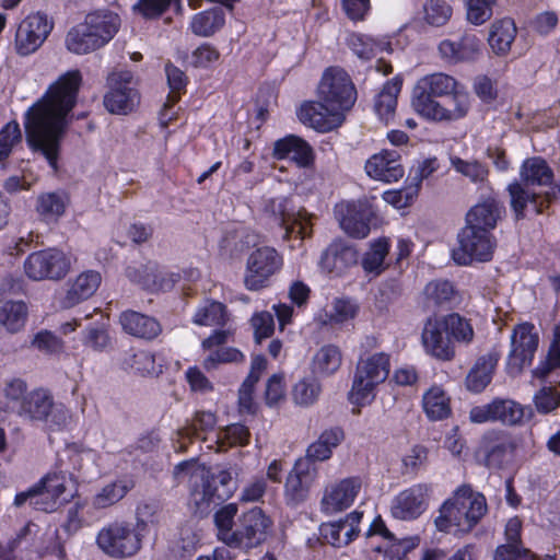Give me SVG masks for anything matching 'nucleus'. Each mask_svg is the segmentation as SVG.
<instances>
[{"mask_svg": "<svg viewBox=\"0 0 560 560\" xmlns=\"http://www.w3.org/2000/svg\"><path fill=\"white\" fill-rule=\"evenodd\" d=\"M451 164L456 172L468 177L474 183H482L488 177V168L476 160L465 161L454 156L451 158Z\"/></svg>", "mask_w": 560, "mask_h": 560, "instance_id": "774afa93", "label": "nucleus"}, {"mask_svg": "<svg viewBox=\"0 0 560 560\" xmlns=\"http://www.w3.org/2000/svg\"><path fill=\"white\" fill-rule=\"evenodd\" d=\"M458 246L453 249L452 258L459 266L472 261L486 262L493 257L497 238L492 232L464 225L457 234Z\"/></svg>", "mask_w": 560, "mask_h": 560, "instance_id": "423d86ee", "label": "nucleus"}, {"mask_svg": "<svg viewBox=\"0 0 560 560\" xmlns=\"http://www.w3.org/2000/svg\"><path fill=\"white\" fill-rule=\"evenodd\" d=\"M470 96L464 85L448 96L442 98L422 117L435 122H454L465 118L470 110Z\"/></svg>", "mask_w": 560, "mask_h": 560, "instance_id": "412c9836", "label": "nucleus"}, {"mask_svg": "<svg viewBox=\"0 0 560 560\" xmlns=\"http://www.w3.org/2000/svg\"><path fill=\"white\" fill-rule=\"evenodd\" d=\"M22 141V133L16 121H9L0 129V165L4 166L13 149Z\"/></svg>", "mask_w": 560, "mask_h": 560, "instance_id": "680f3d73", "label": "nucleus"}, {"mask_svg": "<svg viewBox=\"0 0 560 560\" xmlns=\"http://www.w3.org/2000/svg\"><path fill=\"white\" fill-rule=\"evenodd\" d=\"M27 307L24 302H7L0 307V325L10 332L21 330L26 322Z\"/></svg>", "mask_w": 560, "mask_h": 560, "instance_id": "09e8293b", "label": "nucleus"}, {"mask_svg": "<svg viewBox=\"0 0 560 560\" xmlns=\"http://www.w3.org/2000/svg\"><path fill=\"white\" fill-rule=\"evenodd\" d=\"M462 86L463 84L450 74L443 72L427 74L413 86L412 107L422 116L440 102L438 98H444Z\"/></svg>", "mask_w": 560, "mask_h": 560, "instance_id": "0eeeda50", "label": "nucleus"}, {"mask_svg": "<svg viewBox=\"0 0 560 560\" xmlns=\"http://www.w3.org/2000/svg\"><path fill=\"white\" fill-rule=\"evenodd\" d=\"M257 235L245 230L228 232L221 242V247L229 252L230 256L240 255L245 248L255 245Z\"/></svg>", "mask_w": 560, "mask_h": 560, "instance_id": "e2e57ef3", "label": "nucleus"}, {"mask_svg": "<svg viewBox=\"0 0 560 560\" xmlns=\"http://www.w3.org/2000/svg\"><path fill=\"white\" fill-rule=\"evenodd\" d=\"M101 273L88 270L80 273L68 289L61 304L65 308H71L91 298L100 287Z\"/></svg>", "mask_w": 560, "mask_h": 560, "instance_id": "c9c22d12", "label": "nucleus"}, {"mask_svg": "<svg viewBox=\"0 0 560 560\" xmlns=\"http://www.w3.org/2000/svg\"><path fill=\"white\" fill-rule=\"evenodd\" d=\"M534 404L538 412L549 413L560 407V381H548L535 394Z\"/></svg>", "mask_w": 560, "mask_h": 560, "instance_id": "13d9d810", "label": "nucleus"}, {"mask_svg": "<svg viewBox=\"0 0 560 560\" xmlns=\"http://www.w3.org/2000/svg\"><path fill=\"white\" fill-rule=\"evenodd\" d=\"M65 199L57 192L42 194L37 198L36 211L46 221L56 220L63 214Z\"/></svg>", "mask_w": 560, "mask_h": 560, "instance_id": "bf43d9fd", "label": "nucleus"}, {"mask_svg": "<svg viewBox=\"0 0 560 560\" xmlns=\"http://www.w3.org/2000/svg\"><path fill=\"white\" fill-rule=\"evenodd\" d=\"M131 488L132 483L124 480L108 483L93 497L92 504L95 509L112 506L120 501Z\"/></svg>", "mask_w": 560, "mask_h": 560, "instance_id": "603ef678", "label": "nucleus"}, {"mask_svg": "<svg viewBox=\"0 0 560 560\" xmlns=\"http://www.w3.org/2000/svg\"><path fill=\"white\" fill-rule=\"evenodd\" d=\"M389 374V357L384 352L375 353L361 361L350 392L353 402L363 405L370 400L374 387L384 382Z\"/></svg>", "mask_w": 560, "mask_h": 560, "instance_id": "1a4fd4ad", "label": "nucleus"}, {"mask_svg": "<svg viewBox=\"0 0 560 560\" xmlns=\"http://www.w3.org/2000/svg\"><path fill=\"white\" fill-rule=\"evenodd\" d=\"M96 542L106 555L114 558L131 557L141 548L140 534L122 522H114L103 527Z\"/></svg>", "mask_w": 560, "mask_h": 560, "instance_id": "9d476101", "label": "nucleus"}, {"mask_svg": "<svg viewBox=\"0 0 560 560\" xmlns=\"http://www.w3.org/2000/svg\"><path fill=\"white\" fill-rule=\"evenodd\" d=\"M486 512V498L470 486L463 485L441 506L435 526L441 532H450L454 527L458 532L468 533Z\"/></svg>", "mask_w": 560, "mask_h": 560, "instance_id": "39448f33", "label": "nucleus"}, {"mask_svg": "<svg viewBox=\"0 0 560 560\" xmlns=\"http://www.w3.org/2000/svg\"><path fill=\"white\" fill-rule=\"evenodd\" d=\"M469 418L474 423L500 421L513 425L524 418V408L514 400L497 398L489 404L474 407Z\"/></svg>", "mask_w": 560, "mask_h": 560, "instance_id": "a211bd4d", "label": "nucleus"}, {"mask_svg": "<svg viewBox=\"0 0 560 560\" xmlns=\"http://www.w3.org/2000/svg\"><path fill=\"white\" fill-rule=\"evenodd\" d=\"M311 464L307 460H298L285 481V498L290 504L303 502L308 494L313 479Z\"/></svg>", "mask_w": 560, "mask_h": 560, "instance_id": "72a5a7b5", "label": "nucleus"}, {"mask_svg": "<svg viewBox=\"0 0 560 560\" xmlns=\"http://www.w3.org/2000/svg\"><path fill=\"white\" fill-rule=\"evenodd\" d=\"M133 74L130 71L113 72L108 75L109 91L104 96L106 109L113 114H128L140 102L138 91L130 86Z\"/></svg>", "mask_w": 560, "mask_h": 560, "instance_id": "4468645a", "label": "nucleus"}, {"mask_svg": "<svg viewBox=\"0 0 560 560\" xmlns=\"http://www.w3.org/2000/svg\"><path fill=\"white\" fill-rule=\"evenodd\" d=\"M273 156L278 160L290 159L302 167L310 166L314 160L312 148L295 136L277 140L273 144Z\"/></svg>", "mask_w": 560, "mask_h": 560, "instance_id": "f704fd0d", "label": "nucleus"}, {"mask_svg": "<svg viewBox=\"0 0 560 560\" xmlns=\"http://www.w3.org/2000/svg\"><path fill=\"white\" fill-rule=\"evenodd\" d=\"M336 213L341 229L352 237L364 238L370 233L372 209L365 202L339 205Z\"/></svg>", "mask_w": 560, "mask_h": 560, "instance_id": "5701e85b", "label": "nucleus"}, {"mask_svg": "<svg viewBox=\"0 0 560 560\" xmlns=\"http://www.w3.org/2000/svg\"><path fill=\"white\" fill-rule=\"evenodd\" d=\"M400 83L387 82L375 100V112L384 121H388L395 114Z\"/></svg>", "mask_w": 560, "mask_h": 560, "instance_id": "3c124183", "label": "nucleus"}, {"mask_svg": "<svg viewBox=\"0 0 560 560\" xmlns=\"http://www.w3.org/2000/svg\"><path fill=\"white\" fill-rule=\"evenodd\" d=\"M233 474L237 475L236 467L212 471L196 459L184 460L175 466L176 477H189V508L199 516L207 515L211 505H218L230 499L236 490Z\"/></svg>", "mask_w": 560, "mask_h": 560, "instance_id": "20e7f679", "label": "nucleus"}, {"mask_svg": "<svg viewBox=\"0 0 560 560\" xmlns=\"http://www.w3.org/2000/svg\"><path fill=\"white\" fill-rule=\"evenodd\" d=\"M249 430L241 423H233L225 428L220 429L208 448H214L217 452H222L232 446H244L249 441Z\"/></svg>", "mask_w": 560, "mask_h": 560, "instance_id": "37998d69", "label": "nucleus"}, {"mask_svg": "<svg viewBox=\"0 0 560 560\" xmlns=\"http://www.w3.org/2000/svg\"><path fill=\"white\" fill-rule=\"evenodd\" d=\"M499 358L500 353L492 350L477 360L466 377V386L469 390L480 393L488 386Z\"/></svg>", "mask_w": 560, "mask_h": 560, "instance_id": "4c0bfd02", "label": "nucleus"}, {"mask_svg": "<svg viewBox=\"0 0 560 560\" xmlns=\"http://www.w3.org/2000/svg\"><path fill=\"white\" fill-rule=\"evenodd\" d=\"M424 20L432 26H442L453 14L452 7L445 0H428L423 5Z\"/></svg>", "mask_w": 560, "mask_h": 560, "instance_id": "69168bd1", "label": "nucleus"}, {"mask_svg": "<svg viewBox=\"0 0 560 560\" xmlns=\"http://www.w3.org/2000/svg\"><path fill=\"white\" fill-rule=\"evenodd\" d=\"M504 211L503 205L494 198H486L469 209L465 217V225L492 232Z\"/></svg>", "mask_w": 560, "mask_h": 560, "instance_id": "cd10ccee", "label": "nucleus"}, {"mask_svg": "<svg viewBox=\"0 0 560 560\" xmlns=\"http://www.w3.org/2000/svg\"><path fill=\"white\" fill-rule=\"evenodd\" d=\"M388 254V243L386 240H378L371 245L365 253L362 267L368 272L380 273L383 270L384 259Z\"/></svg>", "mask_w": 560, "mask_h": 560, "instance_id": "338daca9", "label": "nucleus"}, {"mask_svg": "<svg viewBox=\"0 0 560 560\" xmlns=\"http://www.w3.org/2000/svg\"><path fill=\"white\" fill-rule=\"evenodd\" d=\"M481 40L472 33H465L459 42L445 39L439 45L441 57L453 63L477 59L481 54Z\"/></svg>", "mask_w": 560, "mask_h": 560, "instance_id": "c85d7f7f", "label": "nucleus"}, {"mask_svg": "<svg viewBox=\"0 0 560 560\" xmlns=\"http://www.w3.org/2000/svg\"><path fill=\"white\" fill-rule=\"evenodd\" d=\"M232 337V331L215 330L208 338L203 339L201 347L209 354L203 360V368L207 371L214 370L220 364L238 363L244 361V354L236 348L224 347Z\"/></svg>", "mask_w": 560, "mask_h": 560, "instance_id": "aec40b11", "label": "nucleus"}, {"mask_svg": "<svg viewBox=\"0 0 560 560\" xmlns=\"http://www.w3.org/2000/svg\"><path fill=\"white\" fill-rule=\"evenodd\" d=\"M270 525L271 521L261 509H250L241 515L230 547L250 549L260 545Z\"/></svg>", "mask_w": 560, "mask_h": 560, "instance_id": "dca6fc26", "label": "nucleus"}, {"mask_svg": "<svg viewBox=\"0 0 560 560\" xmlns=\"http://www.w3.org/2000/svg\"><path fill=\"white\" fill-rule=\"evenodd\" d=\"M522 183L514 182L509 185L508 191L511 197V208L515 213L516 220L524 218V210L527 203L533 205L536 213L540 214L544 212L545 207L547 208L551 201V195L546 192L542 198L536 194H529Z\"/></svg>", "mask_w": 560, "mask_h": 560, "instance_id": "e433bc0d", "label": "nucleus"}, {"mask_svg": "<svg viewBox=\"0 0 560 560\" xmlns=\"http://www.w3.org/2000/svg\"><path fill=\"white\" fill-rule=\"evenodd\" d=\"M516 448L512 435L504 431H488L481 440L483 464L488 468H502L509 464Z\"/></svg>", "mask_w": 560, "mask_h": 560, "instance_id": "6ab92c4d", "label": "nucleus"}, {"mask_svg": "<svg viewBox=\"0 0 560 560\" xmlns=\"http://www.w3.org/2000/svg\"><path fill=\"white\" fill-rule=\"evenodd\" d=\"M358 261V252L342 241H334L322 254L320 268L326 273L342 275Z\"/></svg>", "mask_w": 560, "mask_h": 560, "instance_id": "a878e982", "label": "nucleus"}, {"mask_svg": "<svg viewBox=\"0 0 560 560\" xmlns=\"http://www.w3.org/2000/svg\"><path fill=\"white\" fill-rule=\"evenodd\" d=\"M25 275L34 281L63 279L71 269V258L57 248H46L30 254L24 261Z\"/></svg>", "mask_w": 560, "mask_h": 560, "instance_id": "6e6552de", "label": "nucleus"}, {"mask_svg": "<svg viewBox=\"0 0 560 560\" xmlns=\"http://www.w3.org/2000/svg\"><path fill=\"white\" fill-rule=\"evenodd\" d=\"M365 171L370 177L385 183L397 182L405 173L397 151L388 150L370 158L365 163Z\"/></svg>", "mask_w": 560, "mask_h": 560, "instance_id": "bb28decb", "label": "nucleus"}, {"mask_svg": "<svg viewBox=\"0 0 560 560\" xmlns=\"http://www.w3.org/2000/svg\"><path fill=\"white\" fill-rule=\"evenodd\" d=\"M429 486L413 485L398 493L392 503V515L397 520L410 521L422 514L425 510Z\"/></svg>", "mask_w": 560, "mask_h": 560, "instance_id": "4be33fe9", "label": "nucleus"}, {"mask_svg": "<svg viewBox=\"0 0 560 560\" xmlns=\"http://www.w3.org/2000/svg\"><path fill=\"white\" fill-rule=\"evenodd\" d=\"M282 256L270 246H261L253 250L246 261L245 287L257 291L266 287L271 276L280 270Z\"/></svg>", "mask_w": 560, "mask_h": 560, "instance_id": "f8f14e48", "label": "nucleus"}, {"mask_svg": "<svg viewBox=\"0 0 560 560\" xmlns=\"http://www.w3.org/2000/svg\"><path fill=\"white\" fill-rule=\"evenodd\" d=\"M450 338L458 343L469 345L475 336L474 328L468 319L457 313L442 316Z\"/></svg>", "mask_w": 560, "mask_h": 560, "instance_id": "6e6d98bb", "label": "nucleus"}, {"mask_svg": "<svg viewBox=\"0 0 560 560\" xmlns=\"http://www.w3.org/2000/svg\"><path fill=\"white\" fill-rule=\"evenodd\" d=\"M322 393V385L315 377L300 380L292 389L293 401L302 407L315 404Z\"/></svg>", "mask_w": 560, "mask_h": 560, "instance_id": "4d7b16f0", "label": "nucleus"}, {"mask_svg": "<svg viewBox=\"0 0 560 560\" xmlns=\"http://www.w3.org/2000/svg\"><path fill=\"white\" fill-rule=\"evenodd\" d=\"M225 23L222 9L212 8L195 14L191 19V32L200 37H210L220 31Z\"/></svg>", "mask_w": 560, "mask_h": 560, "instance_id": "79ce46f5", "label": "nucleus"}, {"mask_svg": "<svg viewBox=\"0 0 560 560\" xmlns=\"http://www.w3.org/2000/svg\"><path fill=\"white\" fill-rule=\"evenodd\" d=\"M228 320L226 307L220 302L208 301L195 313L192 322L199 326H223Z\"/></svg>", "mask_w": 560, "mask_h": 560, "instance_id": "8fccbe9b", "label": "nucleus"}, {"mask_svg": "<svg viewBox=\"0 0 560 560\" xmlns=\"http://www.w3.org/2000/svg\"><path fill=\"white\" fill-rule=\"evenodd\" d=\"M2 393L5 409L25 422L43 423L51 432L60 431L68 424L67 408L56 402L46 388L28 390L24 380L11 378L4 383Z\"/></svg>", "mask_w": 560, "mask_h": 560, "instance_id": "7ed1b4c3", "label": "nucleus"}, {"mask_svg": "<svg viewBox=\"0 0 560 560\" xmlns=\"http://www.w3.org/2000/svg\"><path fill=\"white\" fill-rule=\"evenodd\" d=\"M517 28L511 19H502L491 24L488 43L492 51L498 56L510 52L512 43L516 37Z\"/></svg>", "mask_w": 560, "mask_h": 560, "instance_id": "58836bf2", "label": "nucleus"}, {"mask_svg": "<svg viewBox=\"0 0 560 560\" xmlns=\"http://www.w3.org/2000/svg\"><path fill=\"white\" fill-rule=\"evenodd\" d=\"M66 47L69 51L78 55L89 54L101 48L94 35L83 23L70 28L66 36Z\"/></svg>", "mask_w": 560, "mask_h": 560, "instance_id": "c03bdc74", "label": "nucleus"}, {"mask_svg": "<svg viewBox=\"0 0 560 560\" xmlns=\"http://www.w3.org/2000/svg\"><path fill=\"white\" fill-rule=\"evenodd\" d=\"M522 185L525 186H547L553 180V172L541 158L527 159L520 172Z\"/></svg>", "mask_w": 560, "mask_h": 560, "instance_id": "ea45409f", "label": "nucleus"}, {"mask_svg": "<svg viewBox=\"0 0 560 560\" xmlns=\"http://www.w3.org/2000/svg\"><path fill=\"white\" fill-rule=\"evenodd\" d=\"M522 522L518 517H512L505 526L506 544L495 550V560H535L530 550L521 546Z\"/></svg>", "mask_w": 560, "mask_h": 560, "instance_id": "473e14b6", "label": "nucleus"}, {"mask_svg": "<svg viewBox=\"0 0 560 560\" xmlns=\"http://www.w3.org/2000/svg\"><path fill=\"white\" fill-rule=\"evenodd\" d=\"M443 317H430L427 319L421 334V340L425 352L438 360L451 361L456 351L448 330L444 327Z\"/></svg>", "mask_w": 560, "mask_h": 560, "instance_id": "f3484780", "label": "nucleus"}, {"mask_svg": "<svg viewBox=\"0 0 560 560\" xmlns=\"http://www.w3.org/2000/svg\"><path fill=\"white\" fill-rule=\"evenodd\" d=\"M119 323L126 334L136 338L153 340L162 332V326L154 317L131 310L120 314Z\"/></svg>", "mask_w": 560, "mask_h": 560, "instance_id": "2f4dec72", "label": "nucleus"}, {"mask_svg": "<svg viewBox=\"0 0 560 560\" xmlns=\"http://www.w3.org/2000/svg\"><path fill=\"white\" fill-rule=\"evenodd\" d=\"M271 211L275 222L283 230V241H299L312 235V218L305 209H295L288 199L272 201Z\"/></svg>", "mask_w": 560, "mask_h": 560, "instance_id": "9b49d317", "label": "nucleus"}, {"mask_svg": "<svg viewBox=\"0 0 560 560\" xmlns=\"http://www.w3.org/2000/svg\"><path fill=\"white\" fill-rule=\"evenodd\" d=\"M317 102H305L298 110V117L320 132L339 127L345 112L357 101V91L350 75L340 67L327 68L317 86Z\"/></svg>", "mask_w": 560, "mask_h": 560, "instance_id": "f03ea898", "label": "nucleus"}, {"mask_svg": "<svg viewBox=\"0 0 560 560\" xmlns=\"http://www.w3.org/2000/svg\"><path fill=\"white\" fill-rule=\"evenodd\" d=\"M342 357L338 347L326 345L322 347L313 358V369L320 375H331L341 365Z\"/></svg>", "mask_w": 560, "mask_h": 560, "instance_id": "49530a36", "label": "nucleus"}, {"mask_svg": "<svg viewBox=\"0 0 560 560\" xmlns=\"http://www.w3.org/2000/svg\"><path fill=\"white\" fill-rule=\"evenodd\" d=\"M359 478H346L326 490L322 499V510L327 514H332L349 508L354 501L361 489Z\"/></svg>", "mask_w": 560, "mask_h": 560, "instance_id": "393cba45", "label": "nucleus"}, {"mask_svg": "<svg viewBox=\"0 0 560 560\" xmlns=\"http://www.w3.org/2000/svg\"><path fill=\"white\" fill-rule=\"evenodd\" d=\"M124 365L141 376L158 375L162 371L161 365L155 363V355L145 350L127 353L124 359Z\"/></svg>", "mask_w": 560, "mask_h": 560, "instance_id": "a18cd8bd", "label": "nucleus"}, {"mask_svg": "<svg viewBox=\"0 0 560 560\" xmlns=\"http://www.w3.org/2000/svg\"><path fill=\"white\" fill-rule=\"evenodd\" d=\"M82 23L94 35L100 47H103L118 32L120 18L109 10H96L89 13Z\"/></svg>", "mask_w": 560, "mask_h": 560, "instance_id": "7c9ffc66", "label": "nucleus"}, {"mask_svg": "<svg viewBox=\"0 0 560 560\" xmlns=\"http://www.w3.org/2000/svg\"><path fill=\"white\" fill-rule=\"evenodd\" d=\"M127 277L142 288L154 291L156 290V278H159V267L154 262L142 265L139 268L128 267Z\"/></svg>", "mask_w": 560, "mask_h": 560, "instance_id": "0e129e2a", "label": "nucleus"}, {"mask_svg": "<svg viewBox=\"0 0 560 560\" xmlns=\"http://www.w3.org/2000/svg\"><path fill=\"white\" fill-rule=\"evenodd\" d=\"M82 75L71 70L49 85L46 93L26 113V140L56 171L61 141L69 126V114L78 100Z\"/></svg>", "mask_w": 560, "mask_h": 560, "instance_id": "f257e3e1", "label": "nucleus"}, {"mask_svg": "<svg viewBox=\"0 0 560 560\" xmlns=\"http://www.w3.org/2000/svg\"><path fill=\"white\" fill-rule=\"evenodd\" d=\"M54 22L42 12L27 15L19 25L15 34V49L21 56L35 52L46 40Z\"/></svg>", "mask_w": 560, "mask_h": 560, "instance_id": "2eb2a0df", "label": "nucleus"}, {"mask_svg": "<svg viewBox=\"0 0 560 560\" xmlns=\"http://www.w3.org/2000/svg\"><path fill=\"white\" fill-rule=\"evenodd\" d=\"M343 438V431L340 428L325 430L319 438L308 446L305 460L310 463V460L316 462L330 458L332 448L337 447Z\"/></svg>", "mask_w": 560, "mask_h": 560, "instance_id": "a19ab883", "label": "nucleus"}, {"mask_svg": "<svg viewBox=\"0 0 560 560\" xmlns=\"http://www.w3.org/2000/svg\"><path fill=\"white\" fill-rule=\"evenodd\" d=\"M165 72L171 92L167 96L166 102L163 105L161 116L170 120L171 117H166V110L178 102L182 91H184V89L186 88L187 78L179 68L171 63H166Z\"/></svg>", "mask_w": 560, "mask_h": 560, "instance_id": "5fc2aeb1", "label": "nucleus"}, {"mask_svg": "<svg viewBox=\"0 0 560 560\" xmlns=\"http://www.w3.org/2000/svg\"><path fill=\"white\" fill-rule=\"evenodd\" d=\"M361 518L362 513L355 511L338 522L322 524L319 527L320 538L334 547H345L357 537Z\"/></svg>", "mask_w": 560, "mask_h": 560, "instance_id": "b1692460", "label": "nucleus"}, {"mask_svg": "<svg viewBox=\"0 0 560 560\" xmlns=\"http://www.w3.org/2000/svg\"><path fill=\"white\" fill-rule=\"evenodd\" d=\"M237 511L238 509L235 503H229L221 506L214 514L218 538L229 547L231 546L235 533L233 525Z\"/></svg>", "mask_w": 560, "mask_h": 560, "instance_id": "864d4df0", "label": "nucleus"}, {"mask_svg": "<svg viewBox=\"0 0 560 560\" xmlns=\"http://www.w3.org/2000/svg\"><path fill=\"white\" fill-rule=\"evenodd\" d=\"M539 346V334L530 323L518 324L511 335V349L508 368L512 374H518L529 365Z\"/></svg>", "mask_w": 560, "mask_h": 560, "instance_id": "ddd939ff", "label": "nucleus"}, {"mask_svg": "<svg viewBox=\"0 0 560 560\" xmlns=\"http://www.w3.org/2000/svg\"><path fill=\"white\" fill-rule=\"evenodd\" d=\"M423 295L428 305L439 306L452 302L455 290L446 280H434L424 287Z\"/></svg>", "mask_w": 560, "mask_h": 560, "instance_id": "052dcab7", "label": "nucleus"}, {"mask_svg": "<svg viewBox=\"0 0 560 560\" xmlns=\"http://www.w3.org/2000/svg\"><path fill=\"white\" fill-rule=\"evenodd\" d=\"M217 416L211 411H196L190 422L178 429L176 432V450L184 452L187 450L188 442H191L194 438L208 441L207 434L214 431L217 425Z\"/></svg>", "mask_w": 560, "mask_h": 560, "instance_id": "c756f323", "label": "nucleus"}, {"mask_svg": "<svg viewBox=\"0 0 560 560\" xmlns=\"http://www.w3.org/2000/svg\"><path fill=\"white\" fill-rule=\"evenodd\" d=\"M423 409L432 420L446 418L450 412V398L440 387H432L423 395Z\"/></svg>", "mask_w": 560, "mask_h": 560, "instance_id": "de8ad7c7", "label": "nucleus"}]
</instances>
